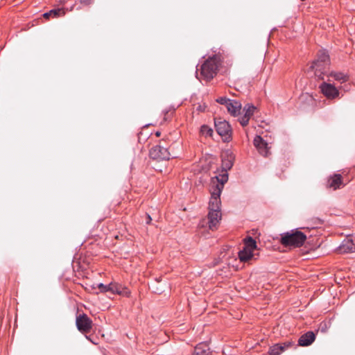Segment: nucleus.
I'll return each instance as SVG.
<instances>
[{"label": "nucleus", "mask_w": 355, "mask_h": 355, "mask_svg": "<svg viewBox=\"0 0 355 355\" xmlns=\"http://www.w3.org/2000/svg\"><path fill=\"white\" fill-rule=\"evenodd\" d=\"M151 288L153 290V292L155 293H158V294H160L163 292V290L162 288H159L158 287H156L155 285L154 284H153L151 285Z\"/></svg>", "instance_id": "nucleus-28"}, {"label": "nucleus", "mask_w": 355, "mask_h": 355, "mask_svg": "<svg viewBox=\"0 0 355 355\" xmlns=\"http://www.w3.org/2000/svg\"><path fill=\"white\" fill-rule=\"evenodd\" d=\"M339 251L340 253H350L355 251V244L352 239H347L344 240L342 244L339 246Z\"/></svg>", "instance_id": "nucleus-17"}, {"label": "nucleus", "mask_w": 355, "mask_h": 355, "mask_svg": "<svg viewBox=\"0 0 355 355\" xmlns=\"http://www.w3.org/2000/svg\"><path fill=\"white\" fill-rule=\"evenodd\" d=\"M327 186L334 190L340 189V187H343L344 184L342 180L341 175L334 174V175L331 176L328 180Z\"/></svg>", "instance_id": "nucleus-14"}, {"label": "nucleus", "mask_w": 355, "mask_h": 355, "mask_svg": "<svg viewBox=\"0 0 355 355\" xmlns=\"http://www.w3.org/2000/svg\"><path fill=\"white\" fill-rule=\"evenodd\" d=\"M329 64V57L327 53L324 51H319L317 59L312 63L311 68L315 70V74L319 78L323 79V75L325 70Z\"/></svg>", "instance_id": "nucleus-3"}, {"label": "nucleus", "mask_w": 355, "mask_h": 355, "mask_svg": "<svg viewBox=\"0 0 355 355\" xmlns=\"http://www.w3.org/2000/svg\"><path fill=\"white\" fill-rule=\"evenodd\" d=\"M51 16L54 17L62 16L64 15V11L62 9H54L49 11Z\"/></svg>", "instance_id": "nucleus-23"}, {"label": "nucleus", "mask_w": 355, "mask_h": 355, "mask_svg": "<svg viewBox=\"0 0 355 355\" xmlns=\"http://www.w3.org/2000/svg\"><path fill=\"white\" fill-rule=\"evenodd\" d=\"M149 155L153 159L164 160L169 159L170 153L167 148L156 145L150 148Z\"/></svg>", "instance_id": "nucleus-8"}, {"label": "nucleus", "mask_w": 355, "mask_h": 355, "mask_svg": "<svg viewBox=\"0 0 355 355\" xmlns=\"http://www.w3.org/2000/svg\"><path fill=\"white\" fill-rule=\"evenodd\" d=\"M215 127L218 134L221 137H224L225 141H227L231 137V127L225 120H221L220 119L215 120Z\"/></svg>", "instance_id": "nucleus-7"}, {"label": "nucleus", "mask_w": 355, "mask_h": 355, "mask_svg": "<svg viewBox=\"0 0 355 355\" xmlns=\"http://www.w3.org/2000/svg\"><path fill=\"white\" fill-rule=\"evenodd\" d=\"M197 109L199 111H204L205 110V106L202 107V105H199Z\"/></svg>", "instance_id": "nucleus-32"}, {"label": "nucleus", "mask_w": 355, "mask_h": 355, "mask_svg": "<svg viewBox=\"0 0 355 355\" xmlns=\"http://www.w3.org/2000/svg\"><path fill=\"white\" fill-rule=\"evenodd\" d=\"M152 220V218L149 214H146V223L149 224L150 221Z\"/></svg>", "instance_id": "nucleus-30"}, {"label": "nucleus", "mask_w": 355, "mask_h": 355, "mask_svg": "<svg viewBox=\"0 0 355 355\" xmlns=\"http://www.w3.org/2000/svg\"><path fill=\"white\" fill-rule=\"evenodd\" d=\"M110 290L112 293H116L123 296H128L130 295L129 290L120 284L112 282L110 283Z\"/></svg>", "instance_id": "nucleus-15"}, {"label": "nucleus", "mask_w": 355, "mask_h": 355, "mask_svg": "<svg viewBox=\"0 0 355 355\" xmlns=\"http://www.w3.org/2000/svg\"><path fill=\"white\" fill-rule=\"evenodd\" d=\"M257 248V243L254 239L248 236L244 239V246L239 252L241 261L246 262L253 257V252Z\"/></svg>", "instance_id": "nucleus-4"}, {"label": "nucleus", "mask_w": 355, "mask_h": 355, "mask_svg": "<svg viewBox=\"0 0 355 355\" xmlns=\"http://www.w3.org/2000/svg\"><path fill=\"white\" fill-rule=\"evenodd\" d=\"M317 224H320L321 223V221L320 219L317 218Z\"/></svg>", "instance_id": "nucleus-34"}, {"label": "nucleus", "mask_w": 355, "mask_h": 355, "mask_svg": "<svg viewBox=\"0 0 355 355\" xmlns=\"http://www.w3.org/2000/svg\"><path fill=\"white\" fill-rule=\"evenodd\" d=\"M187 331V329H184H184H180V328H179V334L180 333V331L184 332V331Z\"/></svg>", "instance_id": "nucleus-33"}, {"label": "nucleus", "mask_w": 355, "mask_h": 355, "mask_svg": "<svg viewBox=\"0 0 355 355\" xmlns=\"http://www.w3.org/2000/svg\"><path fill=\"white\" fill-rule=\"evenodd\" d=\"M98 288L101 290V292L105 293V292H108V291L110 292V288H111V287H110V284L105 285V284H103V283H100L98 284Z\"/></svg>", "instance_id": "nucleus-24"}, {"label": "nucleus", "mask_w": 355, "mask_h": 355, "mask_svg": "<svg viewBox=\"0 0 355 355\" xmlns=\"http://www.w3.org/2000/svg\"><path fill=\"white\" fill-rule=\"evenodd\" d=\"M320 89L328 99H335L339 97V90L333 84L324 82L320 85Z\"/></svg>", "instance_id": "nucleus-9"}, {"label": "nucleus", "mask_w": 355, "mask_h": 355, "mask_svg": "<svg viewBox=\"0 0 355 355\" xmlns=\"http://www.w3.org/2000/svg\"><path fill=\"white\" fill-rule=\"evenodd\" d=\"M216 179H217V181L218 182L216 184H222L223 187H224V184L225 182H227V181L228 180V175H227V173H225V174H223L221 176V179L220 180H218V178L217 177H216Z\"/></svg>", "instance_id": "nucleus-25"}, {"label": "nucleus", "mask_w": 355, "mask_h": 355, "mask_svg": "<svg viewBox=\"0 0 355 355\" xmlns=\"http://www.w3.org/2000/svg\"><path fill=\"white\" fill-rule=\"evenodd\" d=\"M249 119H250V117L245 116V115H243V116L241 117V119H239V121H240V123L242 126H245L248 125V121H249Z\"/></svg>", "instance_id": "nucleus-27"}, {"label": "nucleus", "mask_w": 355, "mask_h": 355, "mask_svg": "<svg viewBox=\"0 0 355 355\" xmlns=\"http://www.w3.org/2000/svg\"><path fill=\"white\" fill-rule=\"evenodd\" d=\"M230 98H227L226 97H219L216 99V102L221 104V105H223L226 107V105H227V103L230 102Z\"/></svg>", "instance_id": "nucleus-26"}, {"label": "nucleus", "mask_w": 355, "mask_h": 355, "mask_svg": "<svg viewBox=\"0 0 355 355\" xmlns=\"http://www.w3.org/2000/svg\"><path fill=\"white\" fill-rule=\"evenodd\" d=\"M76 324L77 329L82 333H88L92 328V320L85 313L76 317Z\"/></svg>", "instance_id": "nucleus-6"}, {"label": "nucleus", "mask_w": 355, "mask_h": 355, "mask_svg": "<svg viewBox=\"0 0 355 355\" xmlns=\"http://www.w3.org/2000/svg\"><path fill=\"white\" fill-rule=\"evenodd\" d=\"M43 16H44V17L48 19L51 16V12H45L43 15Z\"/></svg>", "instance_id": "nucleus-31"}, {"label": "nucleus", "mask_w": 355, "mask_h": 355, "mask_svg": "<svg viewBox=\"0 0 355 355\" xmlns=\"http://www.w3.org/2000/svg\"><path fill=\"white\" fill-rule=\"evenodd\" d=\"M329 76L332 77L335 80L340 83H345L349 80V76L346 73L340 71H331Z\"/></svg>", "instance_id": "nucleus-20"}, {"label": "nucleus", "mask_w": 355, "mask_h": 355, "mask_svg": "<svg viewBox=\"0 0 355 355\" xmlns=\"http://www.w3.org/2000/svg\"><path fill=\"white\" fill-rule=\"evenodd\" d=\"M220 62V58L218 55L208 58L200 69L197 68L196 71L197 78L199 80L203 78L206 80H211L217 74Z\"/></svg>", "instance_id": "nucleus-1"}, {"label": "nucleus", "mask_w": 355, "mask_h": 355, "mask_svg": "<svg viewBox=\"0 0 355 355\" xmlns=\"http://www.w3.org/2000/svg\"><path fill=\"white\" fill-rule=\"evenodd\" d=\"M234 160V155L232 152L226 151L222 154V168L227 172L231 169Z\"/></svg>", "instance_id": "nucleus-12"}, {"label": "nucleus", "mask_w": 355, "mask_h": 355, "mask_svg": "<svg viewBox=\"0 0 355 355\" xmlns=\"http://www.w3.org/2000/svg\"><path fill=\"white\" fill-rule=\"evenodd\" d=\"M291 345V342L275 344L270 347L268 353L270 355H279Z\"/></svg>", "instance_id": "nucleus-13"}, {"label": "nucleus", "mask_w": 355, "mask_h": 355, "mask_svg": "<svg viewBox=\"0 0 355 355\" xmlns=\"http://www.w3.org/2000/svg\"><path fill=\"white\" fill-rule=\"evenodd\" d=\"M221 219L220 210H210L208 214V223L210 230L216 229L220 220Z\"/></svg>", "instance_id": "nucleus-11"}, {"label": "nucleus", "mask_w": 355, "mask_h": 355, "mask_svg": "<svg viewBox=\"0 0 355 355\" xmlns=\"http://www.w3.org/2000/svg\"><path fill=\"white\" fill-rule=\"evenodd\" d=\"M159 135H160V134H159V132H157V133H156V135H157V136H159Z\"/></svg>", "instance_id": "nucleus-35"}, {"label": "nucleus", "mask_w": 355, "mask_h": 355, "mask_svg": "<svg viewBox=\"0 0 355 355\" xmlns=\"http://www.w3.org/2000/svg\"><path fill=\"white\" fill-rule=\"evenodd\" d=\"M209 353L208 345L205 343H201L195 347L193 355H209Z\"/></svg>", "instance_id": "nucleus-19"}, {"label": "nucleus", "mask_w": 355, "mask_h": 355, "mask_svg": "<svg viewBox=\"0 0 355 355\" xmlns=\"http://www.w3.org/2000/svg\"><path fill=\"white\" fill-rule=\"evenodd\" d=\"M200 133L205 137H210L212 135L213 130L207 125H203L200 128Z\"/></svg>", "instance_id": "nucleus-21"}, {"label": "nucleus", "mask_w": 355, "mask_h": 355, "mask_svg": "<svg viewBox=\"0 0 355 355\" xmlns=\"http://www.w3.org/2000/svg\"><path fill=\"white\" fill-rule=\"evenodd\" d=\"M315 339V335L313 331H308L301 336L298 340V345L300 346H309Z\"/></svg>", "instance_id": "nucleus-16"}, {"label": "nucleus", "mask_w": 355, "mask_h": 355, "mask_svg": "<svg viewBox=\"0 0 355 355\" xmlns=\"http://www.w3.org/2000/svg\"><path fill=\"white\" fill-rule=\"evenodd\" d=\"M255 109H256V107L254 105H245L243 108V111L245 112L244 115L250 118L253 115Z\"/></svg>", "instance_id": "nucleus-22"}, {"label": "nucleus", "mask_w": 355, "mask_h": 355, "mask_svg": "<svg viewBox=\"0 0 355 355\" xmlns=\"http://www.w3.org/2000/svg\"><path fill=\"white\" fill-rule=\"evenodd\" d=\"M94 0H80V3L84 5H89L93 2Z\"/></svg>", "instance_id": "nucleus-29"}, {"label": "nucleus", "mask_w": 355, "mask_h": 355, "mask_svg": "<svg viewBox=\"0 0 355 355\" xmlns=\"http://www.w3.org/2000/svg\"><path fill=\"white\" fill-rule=\"evenodd\" d=\"M306 239V236L300 231L291 230L281 234V243L284 246L300 247Z\"/></svg>", "instance_id": "nucleus-2"}, {"label": "nucleus", "mask_w": 355, "mask_h": 355, "mask_svg": "<svg viewBox=\"0 0 355 355\" xmlns=\"http://www.w3.org/2000/svg\"><path fill=\"white\" fill-rule=\"evenodd\" d=\"M253 144L260 155L264 157L268 155L270 148L268 143L261 136L257 135L253 140Z\"/></svg>", "instance_id": "nucleus-10"}, {"label": "nucleus", "mask_w": 355, "mask_h": 355, "mask_svg": "<svg viewBox=\"0 0 355 355\" xmlns=\"http://www.w3.org/2000/svg\"><path fill=\"white\" fill-rule=\"evenodd\" d=\"M226 108L230 114L236 116L240 113L241 104L237 101L230 99V102L226 105Z\"/></svg>", "instance_id": "nucleus-18"}, {"label": "nucleus", "mask_w": 355, "mask_h": 355, "mask_svg": "<svg viewBox=\"0 0 355 355\" xmlns=\"http://www.w3.org/2000/svg\"><path fill=\"white\" fill-rule=\"evenodd\" d=\"M223 190L222 184L213 185L211 189V198L209 203V209L220 210V196Z\"/></svg>", "instance_id": "nucleus-5"}]
</instances>
